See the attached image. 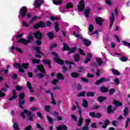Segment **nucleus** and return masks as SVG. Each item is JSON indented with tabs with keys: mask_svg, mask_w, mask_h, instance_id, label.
Instances as JSON below:
<instances>
[{
	"mask_svg": "<svg viewBox=\"0 0 130 130\" xmlns=\"http://www.w3.org/2000/svg\"><path fill=\"white\" fill-rule=\"evenodd\" d=\"M77 50V47H74L71 49L70 48V49L69 50V52L67 53V54H70V53H73V52H75Z\"/></svg>",
	"mask_w": 130,
	"mask_h": 130,
	"instance_id": "obj_37",
	"label": "nucleus"
},
{
	"mask_svg": "<svg viewBox=\"0 0 130 130\" xmlns=\"http://www.w3.org/2000/svg\"><path fill=\"white\" fill-rule=\"evenodd\" d=\"M15 89L17 91H21V90L23 89V87L22 86L17 85L16 86H15Z\"/></svg>",
	"mask_w": 130,
	"mask_h": 130,
	"instance_id": "obj_63",
	"label": "nucleus"
},
{
	"mask_svg": "<svg viewBox=\"0 0 130 130\" xmlns=\"http://www.w3.org/2000/svg\"><path fill=\"white\" fill-rule=\"evenodd\" d=\"M31 61L34 64L35 63L38 64L40 63V60L38 59L32 58V59H31Z\"/></svg>",
	"mask_w": 130,
	"mask_h": 130,
	"instance_id": "obj_44",
	"label": "nucleus"
},
{
	"mask_svg": "<svg viewBox=\"0 0 130 130\" xmlns=\"http://www.w3.org/2000/svg\"><path fill=\"white\" fill-rule=\"evenodd\" d=\"M93 29H94V26H93V24H90L88 28L89 32H92Z\"/></svg>",
	"mask_w": 130,
	"mask_h": 130,
	"instance_id": "obj_58",
	"label": "nucleus"
},
{
	"mask_svg": "<svg viewBox=\"0 0 130 130\" xmlns=\"http://www.w3.org/2000/svg\"><path fill=\"white\" fill-rule=\"evenodd\" d=\"M107 99V98L104 97L103 96H98L96 99V100L100 103H102L104 100H106Z\"/></svg>",
	"mask_w": 130,
	"mask_h": 130,
	"instance_id": "obj_24",
	"label": "nucleus"
},
{
	"mask_svg": "<svg viewBox=\"0 0 130 130\" xmlns=\"http://www.w3.org/2000/svg\"><path fill=\"white\" fill-rule=\"evenodd\" d=\"M42 61L44 64H48L49 69H51V61L47 59H43Z\"/></svg>",
	"mask_w": 130,
	"mask_h": 130,
	"instance_id": "obj_20",
	"label": "nucleus"
},
{
	"mask_svg": "<svg viewBox=\"0 0 130 130\" xmlns=\"http://www.w3.org/2000/svg\"><path fill=\"white\" fill-rule=\"evenodd\" d=\"M53 3L54 4V5H61V4H62V0H53Z\"/></svg>",
	"mask_w": 130,
	"mask_h": 130,
	"instance_id": "obj_43",
	"label": "nucleus"
},
{
	"mask_svg": "<svg viewBox=\"0 0 130 130\" xmlns=\"http://www.w3.org/2000/svg\"><path fill=\"white\" fill-rule=\"evenodd\" d=\"M54 60H55V61H56L59 64H60V66H63L64 64V61L59 58V57H55L54 58Z\"/></svg>",
	"mask_w": 130,
	"mask_h": 130,
	"instance_id": "obj_15",
	"label": "nucleus"
},
{
	"mask_svg": "<svg viewBox=\"0 0 130 130\" xmlns=\"http://www.w3.org/2000/svg\"><path fill=\"white\" fill-rule=\"evenodd\" d=\"M88 105H89L88 101H87L85 99H83L82 102V106L83 107H84V108H87V107H88Z\"/></svg>",
	"mask_w": 130,
	"mask_h": 130,
	"instance_id": "obj_30",
	"label": "nucleus"
},
{
	"mask_svg": "<svg viewBox=\"0 0 130 130\" xmlns=\"http://www.w3.org/2000/svg\"><path fill=\"white\" fill-rule=\"evenodd\" d=\"M113 103L114 105H115V106H117V107H121V106H122V103L116 100H114Z\"/></svg>",
	"mask_w": 130,
	"mask_h": 130,
	"instance_id": "obj_23",
	"label": "nucleus"
},
{
	"mask_svg": "<svg viewBox=\"0 0 130 130\" xmlns=\"http://www.w3.org/2000/svg\"><path fill=\"white\" fill-rule=\"evenodd\" d=\"M100 91L101 93H107L108 92V88L106 86H102L100 88Z\"/></svg>",
	"mask_w": 130,
	"mask_h": 130,
	"instance_id": "obj_25",
	"label": "nucleus"
},
{
	"mask_svg": "<svg viewBox=\"0 0 130 130\" xmlns=\"http://www.w3.org/2000/svg\"><path fill=\"white\" fill-rule=\"evenodd\" d=\"M95 60H96L98 63H99V66H101L102 64H103V61L101 60V59L100 58H96Z\"/></svg>",
	"mask_w": 130,
	"mask_h": 130,
	"instance_id": "obj_46",
	"label": "nucleus"
},
{
	"mask_svg": "<svg viewBox=\"0 0 130 130\" xmlns=\"http://www.w3.org/2000/svg\"><path fill=\"white\" fill-rule=\"evenodd\" d=\"M37 115L38 117H39L41 119H44L43 116H42V114H41V113L40 112H38L37 113Z\"/></svg>",
	"mask_w": 130,
	"mask_h": 130,
	"instance_id": "obj_60",
	"label": "nucleus"
},
{
	"mask_svg": "<svg viewBox=\"0 0 130 130\" xmlns=\"http://www.w3.org/2000/svg\"><path fill=\"white\" fill-rule=\"evenodd\" d=\"M47 120L50 124H53V120H52V118H51V117L48 115H47Z\"/></svg>",
	"mask_w": 130,
	"mask_h": 130,
	"instance_id": "obj_34",
	"label": "nucleus"
},
{
	"mask_svg": "<svg viewBox=\"0 0 130 130\" xmlns=\"http://www.w3.org/2000/svg\"><path fill=\"white\" fill-rule=\"evenodd\" d=\"M50 106L49 105H45L44 110H45L46 112H50Z\"/></svg>",
	"mask_w": 130,
	"mask_h": 130,
	"instance_id": "obj_47",
	"label": "nucleus"
},
{
	"mask_svg": "<svg viewBox=\"0 0 130 130\" xmlns=\"http://www.w3.org/2000/svg\"><path fill=\"white\" fill-rule=\"evenodd\" d=\"M21 67L25 70H28V68H29V63H23L21 64Z\"/></svg>",
	"mask_w": 130,
	"mask_h": 130,
	"instance_id": "obj_36",
	"label": "nucleus"
},
{
	"mask_svg": "<svg viewBox=\"0 0 130 130\" xmlns=\"http://www.w3.org/2000/svg\"><path fill=\"white\" fill-rule=\"evenodd\" d=\"M90 11L91 9L89 7L85 8L84 10V15L86 18H89Z\"/></svg>",
	"mask_w": 130,
	"mask_h": 130,
	"instance_id": "obj_22",
	"label": "nucleus"
},
{
	"mask_svg": "<svg viewBox=\"0 0 130 130\" xmlns=\"http://www.w3.org/2000/svg\"><path fill=\"white\" fill-rule=\"evenodd\" d=\"M79 12H83L85 10V2L84 0H80L79 5L77 6Z\"/></svg>",
	"mask_w": 130,
	"mask_h": 130,
	"instance_id": "obj_5",
	"label": "nucleus"
},
{
	"mask_svg": "<svg viewBox=\"0 0 130 130\" xmlns=\"http://www.w3.org/2000/svg\"><path fill=\"white\" fill-rule=\"evenodd\" d=\"M57 78L58 80H64V76L61 73H58L57 74Z\"/></svg>",
	"mask_w": 130,
	"mask_h": 130,
	"instance_id": "obj_41",
	"label": "nucleus"
},
{
	"mask_svg": "<svg viewBox=\"0 0 130 130\" xmlns=\"http://www.w3.org/2000/svg\"><path fill=\"white\" fill-rule=\"evenodd\" d=\"M112 73H113V75H115L116 76H120V73H119V72H118V71H117L115 69H112Z\"/></svg>",
	"mask_w": 130,
	"mask_h": 130,
	"instance_id": "obj_42",
	"label": "nucleus"
},
{
	"mask_svg": "<svg viewBox=\"0 0 130 130\" xmlns=\"http://www.w3.org/2000/svg\"><path fill=\"white\" fill-rule=\"evenodd\" d=\"M85 94H86V91H83V92H82L79 93V94L77 95V96H78V97H81V96H82V97H84Z\"/></svg>",
	"mask_w": 130,
	"mask_h": 130,
	"instance_id": "obj_59",
	"label": "nucleus"
},
{
	"mask_svg": "<svg viewBox=\"0 0 130 130\" xmlns=\"http://www.w3.org/2000/svg\"><path fill=\"white\" fill-rule=\"evenodd\" d=\"M115 92V89L114 88H111L109 91V94L110 96H112L114 92Z\"/></svg>",
	"mask_w": 130,
	"mask_h": 130,
	"instance_id": "obj_48",
	"label": "nucleus"
},
{
	"mask_svg": "<svg viewBox=\"0 0 130 130\" xmlns=\"http://www.w3.org/2000/svg\"><path fill=\"white\" fill-rule=\"evenodd\" d=\"M13 127L14 129H17V130L20 129V128H19V124H18L17 123H14Z\"/></svg>",
	"mask_w": 130,
	"mask_h": 130,
	"instance_id": "obj_51",
	"label": "nucleus"
},
{
	"mask_svg": "<svg viewBox=\"0 0 130 130\" xmlns=\"http://www.w3.org/2000/svg\"><path fill=\"white\" fill-rule=\"evenodd\" d=\"M110 81V77H105L100 78L95 82V85H100V84H101L102 83H104V82H109Z\"/></svg>",
	"mask_w": 130,
	"mask_h": 130,
	"instance_id": "obj_6",
	"label": "nucleus"
},
{
	"mask_svg": "<svg viewBox=\"0 0 130 130\" xmlns=\"http://www.w3.org/2000/svg\"><path fill=\"white\" fill-rule=\"evenodd\" d=\"M46 26L44 21H40L38 23L34 26V29H39V28H45Z\"/></svg>",
	"mask_w": 130,
	"mask_h": 130,
	"instance_id": "obj_7",
	"label": "nucleus"
},
{
	"mask_svg": "<svg viewBox=\"0 0 130 130\" xmlns=\"http://www.w3.org/2000/svg\"><path fill=\"white\" fill-rule=\"evenodd\" d=\"M26 84H27L26 86H27L28 89L29 90V92L30 93L34 92V88L32 87V85H31L30 81H27Z\"/></svg>",
	"mask_w": 130,
	"mask_h": 130,
	"instance_id": "obj_17",
	"label": "nucleus"
},
{
	"mask_svg": "<svg viewBox=\"0 0 130 130\" xmlns=\"http://www.w3.org/2000/svg\"><path fill=\"white\" fill-rule=\"evenodd\" d=\"M65 8L67 9V10H69V9H72L74 8V5H73V3H68L65 6Z\"/></svg>",
	"mask_w": 130,
	"mask_h": 130,
	"instance_id": "obj_35",
	"label": "nucleus"
},
{
	"mask_svg": "<svg viewBox=\"0 0 130 130\" xmlns=\"http://www.w3.org/2000/svg\"><path fill=\"white\" fill-rule=\"evenodd\" d=\"M25 97H26V95L24 92L21 93L18 95V106L21 109H24L23 105L26 103V102L24 100V99H25Z\"/></svg>",
	"mask_w": 130,
	"mask_h": 130,
	"instance_id": "obj_2",
	"label": "nucleus"
},
{
	"mask_svg": "<svg viewBox=\"0 0 130 130\" xmlns=\"http://www.w3.org/2000/svg\"><path fill=\"white\" fill-rule=\"evenodd\" d=\"M51 95V103L53 104V105H56V102L55 101V100H54V95L52 93H50Z\"/></svg>",
	"mask_w": 130,
	"mask_h": 130,
	"instance_id": "obj_28",
	"label": "nucleus"
},
{
	"mask_svg": "<svg viewBox=\"0 0 130 130\" xmlns=\"http://www.w3.org/2000/svg\"><path fill=\"white\" fill-rule=\"evenodd\" d=\"M44 74L43 73L42 74H38L36 75L37 77H38L39 79H43V78H44Z\"/></svg>",
	"mask_w": 130,
	"mask_h": 130,
	"instance_id": "obj_55",
	"label": "nucleus"
},
{
	"mask_svg": "<svg viewBox=\"0 0 130 130\" xmlns=\"http://www.w3.org/2000/svg\"><path fill=\"white\" fill-rule=\"evenodd\" d=\"M26 14H27V7L23 6L20 9V17L24 18V17L26 16ZM26 17H27L28 19H30L31 18V14L27 13Z\"/></svg>",
	"mask_w": 130,
	"mask_h": 130,
	"instance_id": "obj_4",
	"label": "nucleus"
},
{
	"mask_svg": "<svg viewBox=\"0 0 130 130\" xmlns=\"http://www.w3.org/2000/svg\"><path fill=\"white\" fill-rule=\"evenodd\" d=\"M87 97H94L95 96V92H88L86 93Z\"/></svg>",
	"mask_w": 130,
	"mask_h": 130,
	"instance_id": "obj_45",
	"label": "nucleus"
},
{
	"mask_svg": "<svg viewBox=\"0 0 130 130\" xmlns=\"http://www.w3.org/2000/svg\"><path fill=\"white\" fill-rule=\"evenodd\" d=\"M112 110V105H109L107 108V113L109 114L111 111Z\"/></svg>",
	"mask_w": 130,
	"mask_h": 130,
	"instance_id": "obj_50",
	"label": "nucleus"
},
{
	"mask_svg": "<svg viewBox=\"0 0 130 130\" xmlns=\"http://www.w3.org/2000/svg\"><path fill=\"white\" fill-rule=\"evenodd\" d=\"M115 20V17H114V14L113 12H111V16H110V27L111 28L112 27V25H113V23H114V20Z\"/></svg>",
	"mask_w": 130,
	"mask_h": 130,
	"instance_id": "obj_11",
	"label": "nucleus"
},
{
	"mask_svg": "<svg viewBox=\"0 0 130 130\" xmlns=\"http://www.w3.org/2000/svg\"><path fill=\"white\" fill-rule=\"evenodd\" d=\"M110 123V121L109 119H107L105 121V124L102 125V128H106L108 126V124Z\"/></svg>",
	"mask_w": 130,
	"mask_h": 130,
	"instance_id": "obj_32",
	"label": "nucleus"
},
{
	"mask_svg": "<svg viewBox=\"0 0 130 130\" xmlns=\"http://www.w3.org/2000/svg\"><path fill=\"white\" fill-rule=\"evenodd\" d=\"M25 114H27L28 115V120H30V121H33V117H34V114H32L31 111H28L27 109H24L23 111L21 113V116L23 118V119H25L26 118V116H25Z\"/></svg>",
	"mask_w": 130,
	"mask_h": 130,
	"instance_id": "obj_3",
	"label": "nucleus"
},
{
	"mask_svg": "<svg viewBox=\"0 0 130 130\" xmlns=\"http://www.w3.org/2000/svg\"><path fill=\"white\" fill-rule=\"evenodd\" d=\"M14 67L15 68H18V71L19 73H25V70L22 69L21 64H19L18 62H14Z\"/></svg>",
	"mask_w": 130,
	"mask_h": 130,
	"instance_id": "obj_13",
	"label": "nucleus"
},
{
	"mask_svg": "<svg viewBox=\"0 0 130 130\" xmlns=\"http://www.w3.org/2000/svg\"><path fill=\"white\" fill-rule=\"evenodd\" d=\"M86 55H87V57L84 60V63L90 62L91 59H92V54H91V53H87Z\"/></svg>",
	"mask_w": 130,
	"mask_h": 130,
	"instance_id": "obj_10",
	"label": "nucleus"
},
{
	"mask_svg": "<svg viewBox=\"0 0 130 130\" xmlns=\"http://www.w3.org/2000/svg\"><path fill=\"white\" fill-rule=\"evenodd\" d=\"M23 36V34H20L16 35V38H20L17 41V43H23L24 45H27L28 43H31V41L34 40V37L31 35H28L27 37V41L26 39L21 38Z\"/></svg>",
	"mask_w": 130,
	"mask_h": 130,
	"instance_id": "obj_1",
	"label": "nucleus"
},
{
	"mask_svg": "<svg viewBox=\"0 0 130 130\" xmlns=\"http://www.w3.org/2000/svg\"><path fill=\"white\" fill-rule=\"evenodd\" d=\"M80 39L82 40V42L83 43H84V45H86V46H90L91 45V41H90L89 40L87 39H84L83 37H81Z\"/></svg>",
	"mask_w": 130,
	"mask_h": 130,
	"instance_id": "obj_14",
	"label": "nucleus"
},
{
	"mask_svg": "<svg viewBox=\"0 0 130 130\" xmlns=\"http://www.w3.org/2000/svg\"><path fill=\"white\" fill-rule=\"evenodd\" d=\"M73 58H74L75 61L76 62H79V61H80V55H79V54H75Z\"/></svg>",
	"mask_w": 130,
	"mask_h": 130,
	"instance_id": "obj_29",
	"label": "nucleus"
},
{
	"mask_svg": "<svg viewBox=\"0 0 130 130\" xmlns=\"http://www.w3.org/2000/svg\"><path fill=\"white\" fill-rule=\"evenodd\" d=\"M54 29L55 32H56L59 31V25H58V22H54Z\"/></svg>",
	"mask_w": 130,
	"mask_h": 130,
	"instance_id": "obj_31",
	"label": "nucleus"
},
{
	"mask_svg": "<svg viewBox=\"0 0 130 130\" xmlns=\"http://www.w3.org/2000/svg\"><path fill=\"white\" fill-rule=\"evenodd\" d=\"M71 77L74 78V79H77L80 76V74L76 73V72H72L71 74Z\"/></svg>",
	"mask_w": 130,
	"mask_h": 130,
	"instance_id": "obj_38",
	"label": "nucleus"
},
{
	"mask_svg": "<svg viewBox=\"0 0 130 130\" xmlns=\"http://www.w3.org/2000/svg\"><path fill=\"white\" fill-rule=\"evenodd\" d=\"M95 21L99 26H102V25H103V22H104V19H103L102 17H95Z\"/></svg>",
	"mask_w": 130,
	"mask_h": 130,
	"instance_id": "obj_8",
	"label": "nucleus"
},
{
	"mask_svg": "<svg viewBox=\"0 0 130 130\" xmlns=\"http://www.w3.org/2000/svg\"><path fill=\"white\" fill-rule=\"evenodd\" d=\"M34 36L35 38L36 39H42V36H43V34L41 33L40 31H37L34 34Z\"/></svg>",
	"mask_w": 130,
	"mask_h": 130,
	"instance_id": "obj_9",
	"label": "nucleus"
},
{
	"mask_svg": "<svg viewBox=\"0 0 130 130\" xmlns=\"http://www.w3.org/2000/svg\"><path fill=\"white\" fill-rule=\"evenodd\" d=\"M36 125L37 128H39V129H41V130H44V128H43V127H42L41 126V125H40L39 123H37L36 124Z\"/></svg>",
	"mask_w": 130,
	"mask_h": 130,
	"instance_id": "obj_61",
	"label": "nucleus"
},
{
	"mask_svg": "<svg viewBox=\"0 0 130 130\" xmlns=\"http://www.w3.org/2000/svg\"><path fill=\"white\" fill-rule=\"evenodd\" d=\"M123 112H124V116L125 117H126V115L129 113V111H128V108L127 107H125L124 109L123 110Z\"/></svg>",
	"mask_w": 130,
	"mask_h": 130,
	"instance_id": "obj_39",
	"label": "nucleus"
},
{
	"mask_svg": "<svg viewBox=\"0 0 130 130\" xmlns=\"http://www.w3.org/2000/svg\"><path fill=\"white\" fill-rule=\"evenodd\" d=\"M119 60L122 61V62H125V61H127V60H128V59H127V57L126 56H122V57H120Z\"/></svg>",
	"mask_w": 130,
	"mask_h": 130,
	"instance_id": "obj_40",
	"label": "nucleus"
},
{
	"mask_svg": "<svg viewBox=\"0 0 130 130\" xmlns=\"http://www.w3.org/2000/svg\"><path fill=\"white\" fill-rule=\"evenodd\" d=\"M123 43L124 45H125V46H127L128 47H129V48H130V43H127L126 41H123Z\"/></svg>",
	"mask_w": 130,
	"mask_h": 130,
	"instance_id": "obj_64",
	"label": "nucleus"
},
{
	"mask_svg": "<svg viewBox=\"0 0 130 130\" xmlns=\"http://www.w3.org/2000/svg\"><path fill=\"white\" fill-rule=\"evenodd\" d=\"M63 51H68V50L70 49V47H69L65 43H63Z\"/></svg>",
	"mask_w": 130,
	"mask_h": 130,
	"instance_id": "obj_33",
	"label": "nucleus"
},
{
	"mask_svg": "<svg viewBox=\"0 0 130 130\" xmlns=\"http://www.w3.org/2000/svg\"><path fill=\"white\" fill-rule=\"evenodd\" d=\"M41 40H42V39H38L36 40V43L37 45H38L39 46L41 45V44H42V42H41Z\"/></svg>",
	"mask_w": 130,
	"mask_h": 130,
	"instance_id": "obj_56",
	"label": "nucleus"
},
{
	"mask_svg": "<svg viewBox=\"0 0 130 130\" xmlns=\"http://www.w3.org/2000/svg\"><path fill=\"white\" fill-rule=\"evenodd\" d=\"M34 50L38 53V54H41L42 55H44V54L42 52L40 51L41 50V48L39 46H36L34 48Z\"/></svg>",
	"mask_w": 130,
	"mask_h": 130,
	"instance_id": "obj_18",
	"label": "nucleus"
},
{
	"mask_svg": "<svg viewBox=\"0 0 130 130\" xmlns=\"http://www.w3.org/2000/svg\"><path fill=\"white\" fill-rule=\"evenodd\" d=\"M91 122V119H87L85 120V126H89V124H90V122Z\"/></svg>",
	"mask_w": 130,
	"mask_h": 130,
	"instance_id": "obj_57",
	"label": "nucleus"
},
{
	"mask_svg": "<svg viewBox=\"0 0 130 130\" xmlns=\"http://www.w3.org/2000/svg\"><path fill=\"white\" fill-rule=\"evenodd\" d=\"M37 69H38V71H40L41 73L42 74H46V72H45V69L44 68V66L42 64H39L37 66Z\"/></svg>",
	"mask_w": 130,
	"mask_h": 130,
	"instance_id": "obj_12",
	"label": "nucleus"
},
{
	"mask_svg": "<svg viewBox=\"0 0 130 130\" xmlns=\"http://www.w3.org/2000/svg\"><path fill=\"white\" fill-rule=\"evenodd\" d=\"M14 99H17V93L15 89L12 90V96L9 98V101H13Z\"/></svg>",
	"mask_w": 130,
	"mask_h": 130,
	"instance_id": "obj_16",
	"label": "nucleus"
},
{
	"mask_svg": "<svg viewBox=\"0 0 130 130\" xmlns=\"http://www.w3.org/2000/svg\"><path fill=\"white\" fill-rule=\"evenodd\" d=\"M56 130H68V126L64 124L60 125L56 127Z\"/></svg>",
	"mask_w": 130,
	"mask_h": 130,
	"instance_id": "obj_19",
	"label": "nucleus"
},
{
	"mask_svg": "<svg viewBox=\"0 0 130 130\" xmlns=\"http://www.w3.org/2000/svg\"><path fill=\"white\" fill-rule=\"evenodd\" d=\"M44 3V1L43 0H36L35 1V6L36 8H38L41 6V4H43Z\"/></svg>",
	"mask_w": 130,
	"mask_h": 130,
	"instance_id": "obj_21",
	"label": "nucleus"
},
{
	"mask_svg": "<svg viewBox=\"0 0 130 130\" xmlns=\"http://www.w3.org/2000/svg\"><path fill=\"white\" fill-rule=\"evenodd\" d=\"M83 122H84V118L81 116L78 119V122L77 123L78 126H81L82 124H83Z\"/></svg>",
	"mask_w": 130,
	"mask_h": 130,
	"instance_id": "obj_26",
	"label": "nucleus"
},
{
	"mask_svg": "<svg viewBox=\"0 0 130 130\" xmlns=\"http://www.w3.org/2000/svg\"><path fill=\"white\" fill-rule=\"evenodd\" d=\"M78 52L79 54H80L81 55H85L86 54H85V52H84V51H83V50L81 49V48H79L78 49Z\"/></svg>",
	"mask_w": 130,
	"mask_h": 130,
	"instance_id": "obj_53",
	"label": "nucleus"
},
{
	"mask_svg": "<svg viewBox=\"0 0 130 130\" xmlns=\"http://www.w3.org/2000/svg\"><path fill=\"white\" fill-rule=\"evenodd\" d=\"M89 115L93 118H96V114L94 112H90L89 113Z\"/></svg>",
	"mask_w": 130,
	"mask_h": 130,
	"instance_id": "obj_54",
	"label": "nucleus"
},
{
	"mask_svg": "<svg viewBox=\"0 0 130 130\" xmlns=\"http://www.w3.org/2000/svg\"><path fill=\"white\" fill-rule=\"evenodd\" d=\"M47 35L50 40H52L54 38V34L53 32H49L47 34Z\"/></svg>",
	"mask_w": 130,
	"mask_h": 130,
	"instance_id": "obj_27",
	"label": "nucleus"
},
{
	"mask_svg": "<svg viewBox=\"0 0 130 130\" xmlns=\"http://www.w3.org/2000/svg\"><path fill=\"white\" fill-rule=\"evenodd\" d=\"M114 83L115 85H119V79L117 78H115Z\"/></svg>",
	"mask_w": 130,
	"mask_h": 130,
	"instance_id": "obj_62",
	"label": "nucleus"
},
{
	"mask_svg": "<svg viewBox=\"0 0 130 130\" xmlns=\"http://www.w3.org/2000/svg\"><path fill=\"white\" fill-rule=\"evenodd\" d=\"M130 118L129 117H127V119L125 122V128H126L128 126V124L129 123Z\"/></svg>",
	"mask_w": 130,
	"mask_h": 130,
	"instance_id": "obj_52",
	"label": "nucleus"
},
{
	"mask_svg": "<svg viewBox=\"0 0 130 130\" xmlns=\"http://www.w3.org/2000/svg\"><path fill=\"white\" fill-rule=\"evenodd\" d=\"M65 63L66 64H69V66H71L72 64H73V66H76V64L74 62L68 60H66L65 61Z\"/></svg>",
	"mask_w": 130,
	"mask_h": 130,
	"instance_id": "obj_49",
	"label": "nucleus"
}]
</instances>
